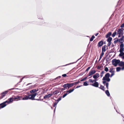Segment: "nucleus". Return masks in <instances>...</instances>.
<instances>
[{"instance_id": "f257e3e1", "label": "nucleus", "mask_w": 124, "mask_h": 124, "mask_svg": "<svg viewBox=\"0 0 124 124\" xmlns=\"http://www.w3.org/2000/svg\"><path fill=\"white\" fill-rule=\"evenodd\" d=\"M13 101V99L12 98H11L9 99L8 101L3 102V103L0 104V109L2 108H3L5 107L7 104H6V103L9 104L11 102H12Z\"/></svg>"}, {"instance_id": "f03ea898", "label": "nucleus", "mask_w": 124, "mask_h": 124, "mask_svg": "<svg viewBox=\"0 0 124 124\" xmlns=\"http://www.w3.org/2000/svg\"><path fill=\"white\" fill-rule=\"evenodd\" d=\"M110 76V74L108 73H107L106 74L105 76L103 77L102 80H104L106 81L107 82H109L110 81V79L109 78Z\"/></svg>"}, {"instance_id": "7ed1b4c3", "label": "nucleus", "mask_w": 124, "mask_h": 124, "mask_svg": "<svg viewBox=\"0 0 124 124\" xmlns=\"http://www.w3.org/2000/svg\"><path fill=\"white\" fill-rule=\"evenodd\" d=\"M120 62L119 60H117L116 59H114L112 61V64L115 66H116Z\"/></svg>"}, {"instance_id": "20e7f679", "label": "nucleus", "mask_w": 124, "mask_h": 124, "mask_svg": "<svg viewBox=\"0 0 124 124\" xmlns=\"http://www.w3.org/2000/svg\"><path fill=\"white\" fill-rule=\"evenodd\" d=\"M37 93H34L29 95V99L32 100H35L34 99L35 97L37 95Z\"/></svg>"}, {"instance_id": "39448f33", "label": "nucleus", "mask_w": 124, "mask_h": 124, "mask_svg": "<svg viewBox=\"0 0 124 124\" xmlns=\"http://www.w3.org/2000/svg\"><path fill=\"white\" fill-rule=\"evenodd\" d=\"M61 93V91L60 89H58L54 91L53 92V94L54 95H60Z\"/></svg>"}, {"instance_id": "423d86ee", "label": "nucleus", "mask_w": 124, "mask_h": 124, "mask_svg": "<svg viewBox=\"0 0 124 124\" xmlns=\"http://www.w3.org/2000/svg\"><path fill=\"white\" fill-rule=\"evenodd\" d=\"M124 29L123 28L120 29L117 32V34H118L123 35V31Z\"/></svg>"}, {"instance_id": "0eeeda50", "label": "nucleus", "mask_w": 124, "mask_h": 124, "mask_svg": "<svg viewBox=\"0 0 124 124\" xmlns=\"http://www.w3.org/2000/svg\"><path fill=\"white\" fill-rule=\"evenodd\" d=\"M124 50V45L123 43L121 44L120 45V49L119 50V52L123 51Z\"/></svg>"}, {"instance_id": "6e6552de", "label": "nucleus", "mask_w": 124, "mask_h": 124, "mask_svg": "<svg viewBox=\"0 0 124 124\" xmlns=\"http://www.w3.org/2000/svg\"><path fill=\"white\" fill-rule=\"evenodd\" d=\"M91 85L92 86L96 87H98L99 85V84L98 82L96 81L93 84H92Z\"/></svg>"}, {"instance_id": "1a4fd4ad", "label": "nucleus", "mask_w": 124, "mask_h": 124, "mask_svg": "<svg viewBox=\"0 0 124 124\" xmlns=\"http://www.w3.org/2000/svg\"><path fill=\"white\" fill-rule=\"evenodd\" d=\"M96 72V71L95 70H92L89 72V76H91L94 74Z\"/></svg>"}, {"instance_id": "9d476101", "label": "nucleus", "mask_w": 124, "mask_h": 124, "mask_svg": "<svg viewBox=\"0 0 124 124\" xmlns=\"http://www.w3.org/2000/svg\"><path fill=\"white\" fill-rule=\"evenodd\" d=\"M99 77V73H97L93 75V78H94L95 79L98 78Z\"/></svg>"}, {"instance_id": "9b49d317", "label": "nucleus", "mask_w": 124, "mask_h": 124, "mask_svg": "<svg viewBox=\"0 0 124 124\" xmlns=\"http://www.w3.org/2000/svg\"><path fill=\"white\" fill-rule=\"evenodd\" d=\"M8 92V91H5L3 92L1 96V98H2L4 97L6 95V94Z\"/></svg>"}, {"instance_id": "f8f14e48", "label": "nucleus", "mask_w": 124, "mask_h": 124, "mask_svg": "<svg viewBox=\"0 0 124 124\" xmlns=\"http://www.w3.org/2000/svg\"><path fill=\"white\" fill-rule=\"evenodd\" d=\"M53 95V94L50 93L49 94L47 95H46L45 96L44 98V99H46L47 98H49L51 96Z\"/></svg>"}, {"instance_id": "ddd939ff", "label": "nucleus", "mask_w": 124, "mask_h": 124, "mask_svg": "<svg viewBox=\"0 0 124 124\" xmlns=\"http://www.w3.org/2000/svg\"><path fill=\"white\" fill-rule=\"evenodd\" d=\"M39 90L38 89H33L31 90V91H30V92L31 93H35V92H37Z\"/></svg>"}, {"instance_id": "4468645a", "label": "nucleus", "mask_w": 124, "mask_h": 124, "mask_svg": "<svg viewBox=\"0 0 124 124\" xmlns=\"http://www.w3.org/2000/svg\"><path fill=\"white\" fill-rule=\"evenodd\" d=\"M119 65L120 66H124V62H121L119 63Z\"/></svg>"}, {"instance_id": "2eb2a0df", "label": "nucleus", "mask_w": 124, "mask_h": 124, "mask_svg": "<svg viewBox=\"0 0 124 124\" xmlns=\"http://www.w3.org/2000/svg\"><path fill=\"white\" fill-rule=\"evenodd\" d=\"M124 37L123 36L120 39H118V40L119 41V42L120 43H121L124 40Z\"/></svg>"}, {"instance_id": "dca6fc26", "label": "nucleus", "mask_w": 124, "mask_h": 124, "mask_svg": "<svg viewBox=\"0 0 124 124\" xmlns=\"http://www.w3.org/2000/svg\"><path fill=\"white\" fill-rule=\"evenodd\" d=\"M97 80L95 79L93 80L92 79H90L89 80V81L90 82L93 83L94 82H95Z\"/></svg>"}, {"instance_id": "f3484780", "label": "nucleus", "mask_w": 124, "mask_h": 124, "mask_svg": "<svg viewBox=\"0 0 124 124\" xmlns=\"http://www.w3.org/2000/svg\"><path fill=\"white\" fill-rule=\"evenodd\" d=\"M29 99V95L26 96L24 97H23L22 99V100H27Z\"/></svg>"}, {"instance_id": "a211bd4d", "label": "nucleus", "mask_w": 124, "mask_h": 124, "mask_svg": "<svg viewBox=\"0 0 124 124\" xmlns=\"http://www.w3.org/2000/svg\"><path fill=\"white\" fill-rule=\"evenodd\" d=\"M114 69L113 68H111L110 69L109 72L111 73H113L115 72V71L113 70Z\"/></svg>"}, {"instance_id": "6ab92c4d", "label": "nucleus", "mask_w": 124, "mask_h": 124, "mask_svg": "<svg viewBox=\"0 0 124 124\" xmlns=\"http://www.w3.org/2000/svg\"><path fill=\"white\" fill-rule=\"evenodd\" d=\"M103 42L102 41L99 42L98 43V46H101L103 44Z\"/></svg>"}, {"instance_id": "aec40b11", "label": "nucleus", "mask_w": 124, "mask_h": 124, "mask_svg": "<svg viewBox=\"0 0 124 124\" xmlns=\"http://www.w3.org/2000/svg\"><path fill=\"white\" fill-rule=\"evenodd\" d=\"M99 88L103 90L104 91H105V89L104 87L101 85L99 87Z\"/></svg>"}, {"instance_id": "412c9836", "label": "nucleus", "mask_w": 124, "mask_h": 124, "mask_svg": "<svg viewBox=\"0 0 124 124\" xmlns=\"http://www.w3.org/2000/svg\"><path fill=\"white\" fill-rule=\"evenodd\" d=\"M120 53L119 54V56L120 57H122L124 55V53L123 52V51L122 52H119Z\"/></svg>"}, {"instance_id": "4be33fe9", "label": "nucleus", "mask_w": 124, "mask_h": 124, "mask_svg": "<svg viewBox=\"0 0 124 124\" xmlns=\"http://www.w3.org/2000/svg\"><path fill=\"white\" fill-rule=\"evenodd\" d=\"M105 93L108 96H110V93L108 90H107L106 91Z\"/></svg>"}, {"instance_id": "5701e85b", "label": "nucleus", "mask_w": 124, "mask_h": 124, "mask_svg": "<svg viewBox=\"0 0 124 124\" xmlns=\"http://www.w3.org/2000/svg\"><path fill=\"white\" fill-rule=\"evenodd\" d=\"M111 35V32H109L106 35V37L108 38V37L110 36Z\"/></svg>"}, {"instance_id": "b1692460", "label": "nucleus", "mask_w": 124, "mask_h": 124, "mask_svg": "<svg viewBox=\"0 0 124 124\" xmlns=\"http://www.w3.org/2000/svg\"><path fill=\"white\" fill-rule=\"evenodd\" d=\"M69 84L67 83L64 84L63 86L65 88H67V87L68 88Z\"/></svg>"}, {"instance_id": "393cba45", "label": "nucleus", "mask_w": 124, "mask_h": 124, "mask_svg": "<svg viewBox=\"0 0 124 124\" xmlns=\"http://www.w3.org/2000/svg\"><path fill=\"white\" fill-rule=\"evenodd\" d=\"M112 38L111 37H109L107 39V41L108 42H111V41L112 40Z\"/></svg>"}, {"instance_id": "a878e982", "label": "nucleus", "mask_w": 124, "mask_h": 124, "mask_svg": "<svg viewBox=\"0 0 124 124\" xmlns=\"http://www.w3.org/2000/svg\"><path fill=\"white\" fill-rule=\"evenodd\" d=\"M74 85L73 84V83H71L70 84H69V86H68V89L69 88L71 87H72Z\"/></svg>"}, {"instance_id": "bb28decb", "label": "nucleus", "mask_w": 124, "mask_h": 124, "mask_svg": "<svg viewBox=\"0 0 124 124\" xmlns=\"http://www.w3.org/2000/svg\"><path fill=\"white\" fill-rule=\"evenodd\" d=\"M121 70V68L120 67H117L116 68V70L117 72Z\"/></svg>"}, {"instance_id": "cd10ccee", "label": "nucleus", "mask_w": 124, "mask_h": 124, "mask_svg": "<svg viewBox=\"0 0 124 124\" xmlns=\"http://www.w3.org/2000/svg\"><path fill=\"white\" fill-rule=\"evenodd\" d=\"M74 88L72 89H70L69 90V93H68L69 94V93H71L73 92L74 91Z\"/></svg>"}, {"instance_id": "c85d7f7f", "label": "nucleus", "mask_w": 124, "mask_h": 124, "mask_svg": "<svg viewBox=\"0 0 124 124\" xmlns=\"http://www.w3.org/2000/svg\"><path fill=\"white\" fill-rule=\"evenodd\" d=\"M83 85L84 86H87L88 85V82L87 81H85L84 82L83 84Z\"/></svg>"}, {"instance_id": "c756f323", "label": "nucleus", "mask_w": 124, "mask_h": 124, "mask_svg": "<svg viewBox=\"0 0 124 124\" xmlns=\"http://www.w3.org/2000/svg\"><path fill=\"white\" fill-rule=\"evenodd\" d=\"M94 36H93L92 37L91 39H90V41H92L93 40V39H94Z\"/></svg>"}, {"instance_id": "7c9ffc66", "label": "nucleus", "mask_w": 124, "mask_h": 124, "mask_svg": "<svg viewBox=\"0 0 124 124\" xmlns=\"http://www.w3.org/2000/svg\"><path fill=\"white\" fill-rule=\"evenodd\" d=\"M105 73V72L104 71H102L101 73L100 76L101 77H102L103 76V74Z\"/></svg>"}, {"instance_id": "2f4dec72", "label": "nucleus", "mask_w": 124, "mask_h": 124, "mask_svg": "<svg viewBox=\"0 0 124 124\" xmlns=\"http://www.w3.org/2000/svg\"><path fill=\"white\" fill-rule=\"evenodd\" d=\"M105 85L107 89H108V83H107Z\"/></svg>"}, {"instance_id": "473e14b6", "label": "nucleus", "mask_w": 124, "mask_h": 124, "mask_svg": "<svg viewBox=\"0 0 124 124\" xmlns=\"http://www.w3.org/2000/svg\"><path fill=\"white\" fill-rule=\"evenodd\" d=\"M116 32H114L112 35V36L113 37H115L116 34Z\"/></svg>"}, {"instance_id": "72a5a7b5", "label": "nucleus", "mask_w": 124, "mask_h": 124, "mask_svg": "<svg viewBox=\"0 0 124 124\" xmlns=\"http://www.w3.org/2000/svg\"><path fill=\"white\" fill-rule=\"evenodd\" d=\"M106 50V49L105 47H103L102 48V52L103 51L104 52H105Z\"/></svg>"}, {"instance_id": "f704fd0d", "label": "nucleus", "mask_w": 124, "mask_h": 124, "mask_svg": "<svg viewBox=\"0 0 124 124\" xmlns=\"http://www.w3.org/2000/svg\"><path fill=\"white\" fill-rule=\"evenodd\" d=\"M20 97L19 96H17L16 97H15L14 98V99H18Z\"/></svg>"}, {"instance_id": "c9c22d12", "label": "nucleus", "mask_w": 124, "mask_h": 124, "mask_svg": "<svg viewBox=\"0 0 124 124\" xmlns=\"http://www.w3.org/2000/svg\"><path fill=\"white\" fill-rule=\"evenodd\" d=\"M69 94L68 93H66L64 94L63 96V98L65 97L67 95Z\"/></svg>"}, {"instance_id": "e433bc0d", "label": "nucleus", "mask_w": 124, "mask_h": 124, "mask_svg": "<svg viewBox=\"0 0 124 124\" xmlns=\"http://www.w3.org/2000/svg\"><path fill=\"white\" fill-rule=\"evenodd\" d=\"M104 70L105 71H106V72H107L108 71V68L107 67H105V68Z\"/></svg>"}, {"instance_id": "4c0bfd02", "label": "nucleus", "mask_w": 124, "mask_h": 124, "mask_svg": "<svg viewBox=\"0 0 124 124\" xmlns=\"http://www.w3.org/2000/svg\"><path fill=\"white\" fill-rule=\"evenodd\" d=\"M57 103H57H57H56V102H55V103H54V105L53 107H55V108H56V105L57 104Z\"/></svg>"}, {"instance_id": "58836bf2", "label": "nucleus", "mask_w": 124, "mask_h": 124, "mask_svg": "<svg viewBox=\"0 0 124 124\" xmlns=\"http://www.w3.org/2000/svg\"><path fill=\"white\" fill-rule=\"evenodd\" d=\"M108 46H110L111 44V42H108Z\"/></svg>"}, {"instance_id": "ea45409f", "label": "nucleus", "mask_w": 124, "mask_h": 124, "mask_svg": "<svg viewBox=\"0 0 124 124\" xmlns=\"http://www.w3.org/2000/svg\"><path fill=\"white\" fill-rule=\"evenodd\" d=\"M61 99V98H58L57 100V103H58V102L60 101Z\"/></svg>"}, {"instance_id": "a19ab883", "label": "nucleus", "mask_w": 124, "mask_h": 124, "mask_svg": "<svg viewBox=\"0 0 124 124\" xmlns=\"http://www.w3.org/2000/svg\"><path fill=\"white\" fill-rule=\"evenodd\" d=\"M79 82H74V83H73V84L74 85H75L78 84Z\"/></svg>"}, {"instance_id": "79ce46f5", "label": "nucleus", "mask_w": 124, "mask_h": 124, "mask_svg": "<svg viewBox=\"0 0 124 124\" xmlns=\"http://www.w3.org/2000/svg\"><path fill=\"white\" fill-rule=\"evenodd\" d=\"M111 74L110 76V77H112L115 74L114 73H111Z\"/></svg>"}, {"instance_id": "37998d69", "label": "nucleus", "mask_w": 124, "mask_h": 124, "mask_svg": "<svg viewBox=\"0 0 124 124\" xmlns=\"http://www.w3.org/2000/svg\"><path fill=\"white\" fill-rule=\"evenodd\" d=\"M118 41V39H117L116 40H115L114 41V43L115 44Z\"/></svg>"}, {"instance_id": "c03bdc74", "label": "nucleus", "mask_w": 124, "mask_h": 124, "mask_svg": "<svg viewBox=\"0 0 124 124\" xmlns=\"http://www.w3.org/2000/svg\"><path fill=\"white\" fill-rule=\"evenodd\" d=\"M90 67H88L87 68V69H86V71H88L90 69Z\"/></svg>"}, {"instance_id": "a18cd8bd", "label": "nucleus", "mask_w": 124, "mask_h": 124, "mask_svg": "<svg viewBox=\"0 0 124 124\" xmlns=\"http://www.w3.org/2000/svg\"><path fill=\"white\" fill-rule=\"evenodd\" d=\"M74 63V62H72V63H70L68 64H66V65H64L63 66H67V65H69L70 64H71Z\"/></svg>"}, {"instance_id": "49530a36", "label": "nucleus", "mask_w": 124, "mask_h": 124, "mask_svg": "<svg viewBox=\"0 0 124 124\" xmlns=\"http://www.w3.org/2000/svg\"><path fill=\"white\" fill-rule=\"evenodd\" d=\"M104 54V53L103 52H102L101 56H103Z\"/></svg>"}, {"instance_id": "de8ad7c7", "label": "nucleus", "mask_w": 124, "mask_h": 124, "mask_svg": "<svg viewBox=\"0 0 124 124\" xmlns=\"http://www.w3.org/2000/svg\"><path fill=\"white\" fill-rule=\"evenodd\" d=\"M62 76L64 77H65L66 76V74H63L62 75Z\"/></svg>"}, {"instance_id": "09e8293b", "label": "nucleus", "mask_w": 124, "mask_h": 124, "mask_svg": "<svg viewBox=\"0 0 124 124\" xmlns=\"http://www.w3.org/2000/svg\"><path fill=\"white\" fill-rule=\"evenodd\" d=\"M121 27L122 28L123 27H124V23L122 24Z\"/></svg>"}, {"instance_id": "8fccbe9b", "label": "nucleus", "mask_w": 124, "mask_h": 124, "mask_svg": "<svg viewBox=\"0 0 124 124\" xmlns=\"http://www.w3.org/2000/svg\"><path fill=\"white\" fill-rule=\"evenodd\" d=\"M106 81H103V84H106Z\"/></svg>"}, {"instance_id": "3c124183", "label": "nucleus", "mask_w": 124, "mask_h": 124, "mask_svg": "<svg viewBox=\"0 0 124 124\" xmlns=\"http://www.w3.org/2000/svg\"><path fill=\"white\" fill-rule=\"evenodd\" d=\"M82 86V85H81L77 86L76 87V88H78L80 87H81Z\"/></svg>"}, {"instance_id": "603ef678", "label": "nucleus", "mask_w": 124, "mask_h": 124, "mask_svg": "<svg viewBox=\"0 0 124 124\" xmlns=\"http://www.w3.org/2000/svg\"><path fill=\"white\" fill-rule=\"evenodd\" d=\"M85 79V78H83L82 79H81V81H84V80Z\"/></svg>"}, {"instance_id": "864d4df0", "label": "nucleus", "mask_w": 124, "mask_h": 124, "mask_svg": "<svg viewBox=\"0 0 124 124\" xmlns=\"http://www.w3.org/2000/svg\"><path fill=\"white\" fill-rule=\"evenodd\" d=\"M121 70H124V66H123L122 68H121Z\"/></svg>"}, {"instance_id": "5fc2aeb1", "label": "nucleus", "mask_w": 124, "mask_h": 124, "mask_svg": "<svg viewBox=\"0 0 124 124\" xmlns=\"http://www.w3.org/2000/svg\"><path fill=\"white\" fill-rule=\"evenodd\" d=\"M102 56H100V58H99V60H100L101 58H102Z\"/></svg>"}, {"instance_id": "6e6d98bb", "label": "nucleus", "mask_w": 124, "mask_h": 124, "mask_svg": "<svg viewBox=\"0 0 124 124\" xmlns=\"http://www.w3.org/2000/svg\"><path fill=\"white\" fill-rule=\"evenodd\" d=\"M99 34V33H96L95 35V36H97V35H98Z\"/></svg>"}, {"instance_id": "4d7b16f0", "label": "nucleus", "mask_w": 124, "mask_h": 124, "mask_svg": "<svg viewBox=\"0 0 124 124\" xmlns=\"http://www.w3.org/2000/svg\"><path fill=\"white\" fill-rule=\"evenodd\" d=\"M121 35H123L119 34V35H118V37H120L121 36Z\"/></svg>"}, {"instance_id": "13d9d810", "label": "nucleus", "mask_w": 124, "mask_h": 124, "mask_svg": "<svg viewBox=\"0 0 124 124\" xmlns=\"http://www.w3.org/2000/svg\"><path fill=\"white\" fill-rule=\"evenodd\" d=\"M66 92L67 93H69V90H67V91H66Z\"/></svg>"}, {"instance_id": "bf43d9fd", "label": "nucleus", "mask_w": 124, "mask_h": 124, "mask_svg": "<svg viewBox=\"0 0 124 124\" xmlns=\"http://www.w3.org/2000/svg\"><path fill=\"white\" fill-rule=\"evenodd\" d=\"M60 77H61V76H59L58 77H57V78H60Z\"/></svg>"}, {"instance_id": "052dcab7", "label": "nucleus", "mask_w": 124, "mask_h": 124, "mask_svg": "<svg viewBox=\"0 0 124 124\" xmlns=\"http://www.w3.org/2000/svg\"><path fill=\"white\" fill-rule=\"evenodd\" d=\"M122 59H124V56H123L122 58Z\"/></svg>"}, {"instance_id": "680f3d73", "label": "nucleus", "mask_w": 124, "mask_h": 124, "mask_svg": "<svg viewBox=\"0 0 124 124\" xmlns=\"http://www.w3.org/2000/svg\"><path fill=\"white\" fill-rule=\"evenodd\" d=\"M25 77H24L23 78L21 79L22 80V79H23V78H25Z\"/></svg>"}, {"instance_id": "e2e57ef3", "label": "nucleus", "mask_w": 124, "mask_h": 124, "mask_svg": "<svg viewBox=\"0 0 124 124\" xmlns=\"http://www.w3.org/2000/svg\"><path fill=\"white\" fill-rule=\"evenodd\" d=\"M55 110H54V112H55Z\"/></svg>"}, {"instance_id": "0e129e2a", "label": "nucleus", "mask_w": 124, "mask_h": 124, "mask_svg": "<svg viewBox=\"0 0 124 124\" xmlns=\"http://www.w3.org/2000/svg\"><path fill=\"white\" fill-rule=\"evenodd\" d=\"M112 46H114L112 45Z\"/></svg>"}]
</instances>
